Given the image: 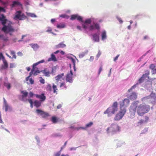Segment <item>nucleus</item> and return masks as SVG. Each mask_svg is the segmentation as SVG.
<instances>
[{
	"mask_svg": "<svg viewBox=\"0 0 156 156\" xmlns=\"http://www.w3.org/2000/svg\"><path fill=\"white\" fill-rule=\"evenodd\" d=\"M52 88L53 89V93L57 94L58 91V89L57 86L56 85H55L54 84H53Z\"/></svg>",
	"mask_w": 156,
	"mask_h": 156,
	"instance_id": "nucleus-22",
	"label": "nucleus"
},
{
	"mask_svg": "<svg viewBox=\"0 0 156 156\" xmlns=\"http://www.w3.org/2000/svg\"><path fill=\"white\" fill-rule=\"evenodd\" d=\"M44 61H45L43 59L33 64V68L31 69V71L29 73V76L27 77L26 78V80L27 81L29 80V79L30 77L31 76L32 74H33L34 73V72L35 68L36 66L40 63L44 62Z\"/></svg>",
	"mask_w": 156,
	"mask_h": 156,
	"instance_id": "nucleus-6",
	"label": "nucleus"
},
{
	"mask_svg": "<svg viewBox=\"0 0 156 156\" xmlns=\"http://www.w3.org/2000/svg\"><path fill=\"white\" fill-rule=\"evenodd\" d=\"M101 52L99 51L98 52V53L96 56V57H97V59H98V58L100 56V55H101Z\"/></svg>",
	"mask_w": 156,
	"mask_h": 156,
	"instance_id": "nucleus-50",
	"label": "nucleus"
},
{
	"mask_svg": "<svg viewBox=\"0 0 156 156\" xmlns=\"http://www.w3.org/2000/svg\"><path fill=\"white\" fill-rule=\"evenodd\" d=\"M127 97L130 100H135L137 98V95L135 92H133L131 95L129 96H127Z\"/></svg>",
	"mask_w": 156,
	"mask_h": 156,
	"instance_id": "nucleus-14",
	"label": "nucleus"
},
{
	"mask_svg": "<svg viewBox=\"0 0 156 156\" xmlns=\"http://www.w3.org/2000/svg\"><path fill=\"white\" fill-rule=\"evenodd\" d=\"M48 61V62H50L51 61H57V59L55 55L53 54H52L51 55V57L49 58Z\"/></svg>",
	"mask_w": 156,
	"mask_h": 156,
	"instance_id": "nucleus-17",
	"label": "nucleus"
},
{
	"mask_svg": "<svg viewBox=\"0 0 156 156\" xmlns=\"http://www.w3.org/2000/svg\"><path fill=\"white\" fill-rule=\"evenodd\" d=\"M102 39L104 40L105 39L106 37V33L105 31H103L101 34Z\"/></svg>",
	"mask_w": 156,
	"mask_h": 156,
	"instance_id": "nucleus-27",
	"label": "nucleus"
},
{
	"mask_svg": "<svg viewBox=\"0 0 156 156\" xmlns=\"http://www.w3.org/2000/svg\"><path fill=\"white\" fill-rule=\"evenodd\" d=\"M145 120L144 121L145 122H147L149 119V118L147 116H145Z\"/></svg>",
	"mask_w": 156,
	"mask_h": 156,
	"instance_id": "nucleus-51",
	"label": "nucleus"
},
{
	"mask_svg": "<svg viewBox=\"0 0 156 156\" xmlns=\"http://www.w3.org/2000/svg\"><path fill=\"white\" fill-rule=\"evenodd\" d=\"M60 17H62L63 18H68V16L65 14H62L60 16Z\"/></svg>",
	"mask_w": 156,
	"mask_h": 156,
	"instance_id": "nucleus-47",
	"label": "nucleus"
},
{
	"mask_svg": "<svg viewBox=\"0 0 156 156\" xmlns=\"http://www.w3.org/2000/svg\"><path fill=\"white\" fill-rule=\"evenodd\" d=\"M66 46L65 44H64L63 42H61L59 43L58 45L55 46L56 48H63Z\"/></svg>",
	"mask_w": 156,
	"mask_h": 156,
	"instance_id": "nucleus-16",
	"label": "nucleus"
},
{
	"mask_svg": "<svg viewBox=\"0 0 156 156\" xmlns=\"http://www.w3.org/2000/svg\"><path fill=\"white\" fill-rule=\"evenodd\" d=\"M102 67L101 66L100 67V68H99V71H98V74H100V73L102 71Z\"/></svg>",
	"mask_w": 156,
	"mask_h": 156,
	"instance_id": "nucleus-56",
	"label": "nucleus"
},
{
	"mask_svg": "<svg viewBox=\"0 0 156 156\" xmlns=\"http://www.w3.org/2000/svg\"><path fill=\"white\" fill-rule=\"evenodd\" d=\"M41 72L44 74L45 76L48 77L49 76L50 74H51L50 72L47 69L41 71Z\"/></svg>",
	"mask_w": 156,
	"mask_h": 156,
	"instance_id": "nucleus-15",
	"label": "nucleus"
},
{
	"mask_svg": "<svg viewBox=\"0 0 156 156\" xmlns=\"http://www.w3.org/2000/svg\"><path fill=\"white\" fill-rule=\"evenodd\" d=\"M65 25L64 24H60L57 25V28H63L65 27Z\"/></svg>",
	"mask_w": 156,
	"mask_h": 156,
	"instance_id": "nucleus-31",
	"label": "nucleus"
},
{
	"mask_svg": "<svg viewBox=\"0 0 156 156\" xmlns=\"http://www.w3.org/2000/svg\"><path fill=\"white\" fill-rule=\"evenodd\" d=\"M94 26H95V28L96 29H98V30L99 29L100 27H99V24H98V23H95L94 24Z\"/></svg>",
	"mask_w": 156,
	"mask_h": 156,
	"instance_id": "nucleus-44",
	"label": "nucleus"
},
{
	"mask_svg": "<svg viewBox=\"0 0 156 156\" xmlns=\"http://www.w3.org/2000/svg\"><path fill=\"white\" fill-rule=\"evenodd\" d=\"M71 60L72 62L73 63V67L74 69V70H75V59L73 58H71Z\"/></svg>",
	"mask_w": 156,
	"mask_h": 156,
	"instance_id": "nucleus-39",
	"label": "nucleus"
},
{
	"mask_svg": "<svg viewBox=\"0 0 156 156\" xmlns=\"http://www.w3.org/2000/svg\"><path fill=\"white\" fill-rule=\"evenodd\" d=\"M73 73L72 70H70L69 73L67 74L66 75V82L72 83L73 82L72 76Z\"/></svg>",
	"mask_w": 156,
	"mask_h": 156,
	"instance_id": "nucleus-10",
	"label": "nucleus"
},
{
	"mask_svg": "<svg viewBox=\"0 0 156 156\" xmlns=\"http://www.w3.org/2000/svg\"><path fill=\"white\" fill-rule=\"evenodd\" d=\"M30 45L31 47L35 50H37L39 48L38 45L37 44H31Z\"/></svg>",
	"mask_w": 156,
	"mask_h": 156,
	"instance_id": "nucleus-23",
	"label": "nucleus"
},
{
	"mask_svg": "<svg viewBox=\"0 0 156 156\" xmlns=\"http://www.w3.org/2000/svg\"><path fill=\"white\" fill-rule=\"evenodd\" d=\"M11 54L13 55V57L12 58H14L16 59V56L15 55V52L13 51H10Z\"/></svg>",
	"mask_w": 156,
	"mask_h": 156,
	"instance_id": "nucleus-38",
	"label": "nucleus"
},
{
	"mask_svg": "<svg viewBox=\"0 0 156 156\" xmlns=\"http://www.w3.org/2000/svg\"><path fill=\"white\" fill-rule=\"evenodd\" d=\"M129 103V100L128 99H124L122 101L120 102V109H126L125 107H127Z\"/></svg>",
	"mask_w": 156,
	"mask_h": 156,
	"instance_id": "nucleus-7",
	"label": "nucleus"
},
{
	"mask_svg": "<svg viewBox=\"0 0 156 156\" xmlns=\"http://www.w3.org/2000/svg\"><path fill=\"white\" fill-rule=\"evenodd\" d=\"M93 124L92 122H90L88 123L86 125V128H88L91 126Z\"/></svg>",
	"mask_w": 156,
	"mask_h": 156,
	"instance_id": "nucleus-37",
	"label": "nucleus"
},
{
	"mask_svg": "<svg viewBox=\"0 0 156 156\" xmlns=\"http://www.w3.org/2000/svg\"><path fill=\"white\" fill-rule=\"evenodd\" d=\"M59 118L57 117L53 116L51 117V120L53 123H56L58 121Z\"/></svg>",
	"mask_w": 156,
	"mask_h": 156,
	"instance_id": "nucleus-21",
	"label": "nucleus"
},
{
	"mask_svg": "<svg viewBox=\"0 0 156 156\" xmlns=\"http://www.w3.org/2000/svg\"><path fill=\"white\" fill-rule=\"evenodd\" d=\"M136 87V85H134L133 86H132V87L130 88L128 90V91L129 92H130V91H131V90H132L135 87Z\"/></svg>",
	"mask_w": 156,
	"mask_h": 156,
	"instance_id": "nucleus-49",
	"label": "nucleus"
},
{
	"mask_svg": "<svg viewBox=\"0 0 156 156\" xmlns=\"http://www.w3.org/2000/svg\"><path fill=\"white\" fill-rule=\"evenodd\" d=\"M77 19V20L83 22V18L82 17L79 16L77 15H71L70 20H73Z\"/></svg>",
	"mask_w": 156,
	"mask_h": 156,
	"instance_id": "nucleus-11",
	"label": "nucleus"
},
{
	"mask_svg": "<svg viewBox=\"0 0 156 156\" xmlns=\"http://www.w3.org/2000/svg\"><path fill=\"white\" fill-rule=\"evenodd\" d=\"M155 96V94L154 93H152L149 96L145 97H144L142 98V101H144L146 100L149 99L150 97H152L153 96Z\"/></svg>",
	"mask_w": 156,
	"mask_h": 156,
	"instance_id": "nucleus-20",
	"label": "nucleus"
},
{
	"mask_svg": "<svg viewBox=\"0 0 156 156\" xmlns=\"http://www.w3.org/2000/svg\"><path fill=\"white\" fill-rule=\"evenodd\" d=\"M34 72V73L33 74L34 76H36L37 75L38 73H40V72L39 70H37L35 71Z\"/></svg>",
	"mask_w": 156,
	"mask_h": 156,
	"instance_id": "nucleus-45",
	"label": "nucleus"
},
{
	"mask_svg": "<svg viewBox=\"0 0 156 156\" xmlns=\"http://www.w3.org/2000/svg\"><path fill=\"white\" fill-rule=\"evenodd\" d=\"M35 96L37 98H39L41 102L44 101L46 99V96L43 93L41 95L35 94Z\"/></svg>",
	"mask_w": 156,
	"mask_h": 156,
	"instance_id": "nucleus-12",
	"label": "nucleus"
},
{
	"mask_svg": "<svg viewBox=\"0 0 156 156\" xmlns=\"http://www.w3.org/2000/svg\"><path fill=\"white\" fill-rule=\"evenodd\" d=\"M3 62L4 63L3 68L4 69H6L8 67V64L6 60L4 59L3 60Z\"/></svg>",
	"mask_w": 156,
	"mask_h": 156,
	"instance_id": "nucleus-26",
	"label": "nucleus"
},
{
	"mask_svg": "<svg viewBox=\"0 0 156 156\" xmlns=\"http://www.w3.org/2000/svg\"><path fill=\"white\" fill-rule=\"evenodd\" d=\"M46 89L47 91H51V85L50 84H48L46 87Z\"/></svg>",
	"mask_w": 156,
	"mask_h": 156,
	"instance_id": "nucleus-30",
	"label": "nucleus"
},
{
	"mask_svg": "<svg viewBox=\"0 0 156 156\" xmlns=\"http://www.w3.org/2000/svg\"><path fill=\"white\" fill-rule=\"evenodd\" d=\"M1 11H3L4 12H5V10L3 8L0 7V12Z\"/></svg>",
	"mask_w": 156,
	"mask_h": 156,
	"instance_id": "nucleus-58",
	"label": "nucleus"
},
{
	"mask_svg": "<svg viewBox=\"0 0 156 156\" xmlns=\"http://www.w3.org/2000/svg\"><path fill=\"white\" fill-rule=\"evenodd\" d=\"M34 106L37 108H38L41 105V103L40 101L36 100L34 102Z\"/></svg>",
	"mask_w": 156,
	"mask_h": 156,
	"instance_id": "nucleus-24",
	"label": "nucleus"
},
{
	"mask_svg": "<svg viewBox=\"0 0 156 156\" xmlns=\"http://www.w3.org/2000/svg\"><path fill=\"white\" fill-rule=\"evenodd\" d=\"M149 68L151 70H154L155 68V66L154 64H151L150 65Z\"/></svg>",
	"mask_w": 156,
	"mask_h": 156,
	"instance_id": "nucleus-46",
	"label": "nucleus"
},
{
	"mask_svg": "<svg viewBox=\"0 0 156 156\" xmlns=\"http://www.w3.org/2000/svg\"><path fill=\"white\" fill-rule=\"evenodd\" d=\"M7 30L9 31H13L14 29L11 26H7Z\"/></svg>",
	"mask_w": 156,
	"mask_h": 156,
	"instance_id": "nucleus-35",
	"label": "nucleus"
},
{
	"mask_svg": "<svg viewBox=\"0 0 156 156\" xmlns=\"http://www.w3.org/2000/svg\"><path fill=\"white\" fill-rule=\"evenodd\" d=\"M5 110L6 112H7L8 109L10 108V107L5 102Z\"/></svg>",
	"mask_w": 156,
	"mask_h": 156,
	"instance_id": "nucleus-41",
	"label": "nucleus"
},
{
	"mask_svg": "<svg viewBox=\"0 0 156 156\" xmlns=\"http://www.w3.org/2000/svg\"><path fill=\"white\" fill-rule=\"evenodd\" d=\"M29 82H28L27 81V83L28 84H33L34 83V80L32 79V78H30L29 79Z\"/></svg>",
	"mask_w": 156,
	"mask_h": 156,
	"instance_id": "nucleus-29",
	"label": "nucleus"
},
{
	"mask_svg": "<svg viewBox=\"0 0 156 156\" xmlns=\"http://www.w3.org/2000/svg\"><path fill=\"white\" fill-rule=\"evenodd\" d=\"M63 87L65 89L67 88V86L66 85L65 83L63 82L60 84V87Z\"/></svg>",
	"mask_w": 156,
	"mask_h": 156,
	"instance_id": "nucleus-36",
	"label": "nucleus"
},
{
	"mask_svg": "<svg viewBox=\"0 0 156 156\" xmlns=\"http://www.w3.org/2000/svg\"><path fill=\"white\" fill-rule=\"evenodd\" d=\"M27 15L30 16L32 17H37V16L34 14L30 13H27Z\"/></svg>",
	"mask_w": 156,
	"mask_h": 156,
	"instance_id": "nucleus-32",
	"label": "nucleus"
},
{
	"mask_svg": "<svg viewBox=\"0 0 156 156\" xmlns=\"http://www.w3.org/2000/svg\"><path fill=\"white\" fill-rule=\"evenodd\" d=\"M138 101H135L132 103L129 108L130 112L135 114L136 111L137 114L142 116L149 112L150 109V106L145 104H141L138 106Z\"/></svg>",
	"mask_w": 156,
	"mask_h": 156,
	"instance_id": "nucleus-1",
	"label": "nucleus"
},
{
	"mask_svg": "<svg viewBox=\"0 0 156 156\" xmlns=\"http://www.w3.org/2000/svg\"><path fill=\"white\" fill-rule=\"evenodd\" d=\"M28 102L30 103V107L31 108H32L33 107V102L31 99H28Z\"/></svg>",
	"mask_w": 156,
	"mask_h": 156,
	"instance_id": "nucleus-43",
	"label": "nucleus"
},
{
	"mask_svg": "<svg viewBox=\"0 0 156 156\" xmlns=\"http://www.w3.org/2000/svg\"><path fill=\"white\" fill-rule=\"evenodd\" d=\"M119 130V127L116 124H113L111 125V126L108 127L107 130L108 133H114Z\"/></svg>",
	"mask_w": 156,
	"mask_h": 156,
	"instance_id": "nucleus-3",
	"label": "nucleus"
},
{
	"mask_svg": "<svg viewBox=\"0 0 156 156\" xmlns=\"http://www.w3.org/2000/svg\"><path fill=\"white\" fill-rule=\"evenodd\" d=\"M94 59V57L92 56L90 57V58L89 59V61H92Z\"/></svg>",
	"mask_w": 156,
	"mask_h": 156,
	"instance_id": "nucleus-59",
	"label": "nucleus"
},
{
	"mask_svg": "<svg viewBox=\"0 0 156 156\" xmlns=\"http://www.w3.org/2000/svg\"><path fill=\"white\" fill-rule=\"evenodd\" d=\"M64 76V73H61L60 74L58 75L55 77L56 80L57 82H58V80Z\"/></svg>",
	"mask_w": 156,
	"mask_h": 156,
	"instance_id": "nucleus-25",
	"label": "nucleus"
},
{
	"mask_svg": "<svg viewBox=\"0 0 156 156\" xmlns=\"http://www.w3.org/2000/svg\"><path fill=\"white\" fill-rule=\"evenodd\" d=\"M0 20L2 22V24L3 25L5 24L7 20L5 16L3 14H2L0 16Z\"/></svg>",
	"mask_w": 156,
	"mask_h": 156,
	"instance_id": "nucleus-13",
	"label": "nucleus"
},
{
	"mask_svg": "<svg viewBox=\"0 0 156 156\" xmlns=\"http://www.w3.org/2000/svg\"><path fill=\"white\" fill-rule=\"evenodd\" d=\"M126 109H123L122 110L120 109L119 112L116 115L114 118V120L118 121L121 119L126 113Z\"/></svg>",
	"mask_w": 156,
	"mask_h": 156,
	"instance_id": "nucleus-5",
	"label": "nucleus"
},
{
	"mask_svg": "<svg viewBox=\"0 0 156 156\" xmlns=\"http://www.w3.org/2000/svg\"><path fill=\"white\" fill-rule=\"evenodd\" d=\"M52 31V29L50 27H49L48 28V29L46 30V32H51Z\"/></svg>",
	"mask_w": 156,
	"mask_h": 156,
	"instance_id": "nucleus-61",
	"label": "nucleus"
},
{
	"mask_svg": "<svg viewBox=\"0 0 156 156\" xmlns=\"http://www.w3.org/2000/svg\"><path fill=\"white\" fill-rule=\"evenodd\" d=\"M117 18L120 23H122L123 21L122 20L121 18L118 17Z\"/></svg>",
	"mask_w": 156,
	"mask_h": 156,
	"instance_id": "nucleus-55",
	"label": "nucleus"
},
{
	"mask_svg": "<svg viewBox=\"0 0 156 156\" xmlns=\"http://www.w3.org/2000/svg\"><path fill=\"white\" fill-rule=\"evenodd\" d=\"M150 74L149 71L147 70L145 71V73L140 78L139 80V82L140 83L142 82L146 78H149L148 76Z\"/></svg>",
	"mask_w": 156,
	"mask_h": 156,
	"instance_id": "nucleus-9",
	"label": "nucleus"
},
{
	"mask_svg": "<svg viewBox=\"0 0 156 156\" xmlns=\"http://www.w3.org/2000/svg\"><path fill=\"white\" fill-rule=\"evenodd\" d=\"M119 55H118L117 56H116L114 58V61H116V60L118 59V58L119 56Z\"/></svg>",
	"mask_w": 156,
	"mask_h": 156,
	"instance_id": "nucleus-57",
	"label": "nucleus"
},
{
	"mask_svg": "<svg viewBox=\"0 0 156 156\" xmlns=\"http://www.w3.org/2000/svg\"><path fill=\"white\" fill-rule=\"evenodd\" d=\"M93 40L95 41L98 42L99 41V39L98 35L96 33L94 34L93 35Z\"/></svg>",
	"mask_w": 156,
	"mask_h": 156,
	"instance_id": "nucleus-19",
	"label": "nucleus"
},
{
	"mask_svg": "<svg viewBox=\"0 0 156 156\" xmlns=\"http://www.w3.org/2000/svg\"><path fill=\"white\" fill-rule=\"evenodd\" d=\"M144 122H144V120H142V119H141L137 122V126H139L142 124Z\"/></svg>",
	"mask_w": 156,
	"mask_h": 156,
	"instance_id": "nucleus-33",
	"label": "nucleus"
},
{
	"mask_svg": "<svg viewBox=\"0 0 156 156\" xmlns=\"http://www.w3.org/2000/svg\"><path fill=\"white\" fill-rule=\"evenodd\" d=\"M77 28L79 30H81V27L79 26H77Z\"/></svg>",
	"mask_w": 156,
	"mask_h": 156,
	"instance_id": "nucleus-62",
	"label": "nucleus"
},
{
	"mask_svg": "<svg viewBox=\"0 0 156 156\" xmlns=\"http://www.w3.org/2000/svg\"><path fill=\"white\" fill-rule=\"evenodd\" d=\"M41 80H40V82L42 84H44L45 83L44 80L42 78V77H41Z\"/></svg>",
	"mask_w": 156,
	"mask_h": 156,
	"instance_id": "nucleus-48",
	"label": "nucleus"
},
{
	"mask_svg": "<svg viewBox=\"0 0 156 156\" xmlns=\"http://www.w3.org/2000/svg\"><path fill=\"white\" fill-rule=\"evenodd\" d=\"M61 107H62V105L60 104H59L57 106V108L58 109H59Z\"/></svg>",
	"mask_w": 156,
	"mask_h": 156,
	"instance_id": "nucleus-63",
	"label": "nucleus"
},
{
	"mask_svg": "<svg viewBox=\"0 0 156 156\" xmlns=\"http://www.w3.org/2000/svg\"><path fill=\"white\" fill-rule=\"evenodd\" d=\"M36 112L38 115H40L43 118H46L49 116L48 113L45 112L40 109H37L36 110Z\"/></svg>",
	"mask_w": 156,
	"mask_h": 156,
	"instance_id": "nucleus-8",
	"label": "nucleus"
},
{
	"mask_svg": "<svg viewBox=\"0 0 156 156\" xmlns=\"http://www.w3.org/2000/svg\"><path fill=\"white\" fill-rule=\"evenodd\" d=\"M22 5L20 3L17 1H14L12 2V4L11 5L12 7H13L16 6H22Z\"/></svg>",
	"mask_w": 156,
	"mask_h": 156,
	"instance_id": "nucleus-18",
	"label": "nucleus"
},
{
	"mask_svg": "<svg viewBox=\"0 0 156 156\" xmlns=\"http://www.w3.org/2000/svg\"><path fill=\"white\" fill-rule=\"evenodd\" d=\"M152 70V72L153 74H155L156 73V69L155 68H154V70Z\"/></svg>",
	"mask_w": 156,
	"mask_h": 156,
	"instance_id": "nucleus-60",
	"label": "nucleus"
},
{
	"mask_svg": "<svg viewBox=\"0 0 156 156\" xmlns=\"http://www.w3.org/2000/svg\"><path fill=\"white\" fill-rule=\"evenodd\" d=\"M29 95L30 97H32L34 95V94L32 92H29Z\"/></svg>",
	"mask_w": 156,
	"mask_h": 156,
	"instance_id": "nucleus-54",
	"label": "nucleus"
},
{
	"mask_svg": "<svg viewBox=\"0 0 156 156\" xmlns=\"http://www.w3.org/2000/svg\"><path fill=\"white\" fill-rule=\"evenodd\" d=\"M3 27L2 28V30L5 33L6 30H7V26H5V25H3Z\"/></svg>",
	"mask_w": 156,
	"mask_h": 156,
	"instance_id": "nucleus-40",
	"label": "nucleus"
},
{
	"mask_svg": "<svg viewBox=\"0 0 156 156\" xmlns=\"http://www.w3.org/2000/svg\"><path fill=\"white\" fill-rule=\"evenodd\" d=\"M21 93L23 94L22 97H26L28 95V92L27 91H22Z\"/></svg>",
	"mask_w": 156,
	"mask_h": 156,
	"instance_id": "nucleus-34",
	"label": "nucleus"
},
{
	"mask_svg": "<svg viewBox=\"0 0 156 156\" xmlns=\"http://www.w3.org/2000/svg\"><path fill=\"white\" fill-rule=\"evenodd\" d=\"M26 18V16L24 13H22L21 11H18L15 13V15L14 17V19L16 20H24Z\"/></svg>",
	"mask_w": 156,
	"mask_h": 156,
	"instance_id": "nucleus-4",
	"label": "nucleus"
},
{
	"mask_svg": "<svg viewBox=\"0 0 156 156\" xmlns=\"http://www.w3.org/2000/svg\"><path fill=\"white\" fill-rule=\"evenodd\" d=\"M94 29V26L93 25H91L89 27V30H92Z\"/></svg>",
	"mask_w": 156,
	"mask_h": 156,
	"instance_id": "nucleus-52",
	"label": "nucleus"
},
{
	"mask_svg": "<svg viewBox=\"0 0 156 156\" xmlns=\"http://www.w3.org/2000/svg\"><path fill=\"white\" fill-rule=\"evenodd\" d=\"M118 103L117 102H114L112 106L108 108L104 112V114H108L109 116L111 114H114L115 112L117 111Z\"/></svg>",
	"mask_w": 156,
	"mask_h": 156,
	"instance_id": "nucleus-2",
	"label": "nucleus"
},
{
	"mask_svg": "<svg viewBox=\"0 0 156 156\" xmlns=\"http://www.w3.org/2000/svg\"><path fill=\"white\" fill-rule=\"evenodd\" d=\"M60 154H61V151H60L58 152H57V153H56L55 154V156H59L60 155Z\"/></svg>",
	"mask_w": 156,
	"mask_h": 156,
	"instance_id": "nucleus-53",
	"label": "nucleus"
},
{
	"mask_svg": "<svg viewBox=\"0 0 156 156\" xmlns=\"http://www.w3.org/2000/svg\"><path fill=\"white\" fill-rule=\"evenodd\" d=\"M82 26L83 28L84 29H86L87 28V27L84 24H82Z\"/></svg>",
	"mask_w": 156,
	"mask_h": 156,
	"instance_id": "nucleus-64",
	"label": "nucleus"
},
{
	"mask_svg": "<svg viewBox=\"0 0 156 156\" xmlns=\"http://www.w3.org/2000/svg\"><path fill=\"white\" fill-rule=\"evenodd\" d=\"M91 20L90 19H88L85 21L84 22V23H86V24L87 23L88 24H90L91 23Z\"/></svg>",
	"mask_w": 156,
	"mask_h": 156,
	"instance_id": "nucleus-42",
	"label": "nucleus"
},
{
	"mask_svg": "<svg viewBox=\"0 0 156 156\" xmlns=\"http://www.w3.org/2000/svg\"><path fill=\"white\" fill-rule=\"evenodd\" d=\"M4 85L5 87H7L8 90H9L11 88L10 84L9 83L5 82L4 83Z\"/></svg>",
	"mask_w": 156,
	"mask_h": 156,
	"instance_id": "nucleus-28",
	"label": "nucleus"
}]
</instances>
